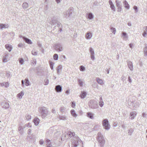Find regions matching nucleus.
Wrapping results in <instances>:
<instances>
[{
	"instance_id": "obj_1",
	"label": "nucleus",
	"mask_w": 147,
	"mask_h": 147,
	"mask_svg": "<svg viewBox=\"0 0 147 147\" xmlns=\"http://www.w3.org/2000/svg\"><path fill=\"white\" fill-rule=\"evenodd\" d=\"M68 135L70 138H73L71 140V145H69V147H76L80 144L81 140L77 135H75L74 132H69Z\"/></svg>"
},
{
	"instance_id": "obj_2",
	"label": "nucleus",
	"mask_w": 147,
	"mask_h": 147,
	"mask_svg": "<svg viewBox=\"0 0 147 147\" xmlns=\"http://www.w3.org/2000/svg\"><path fill=\"white\" fill-rule=\"evenodd\" d=\"M97 140L98 143L99 145L101 147H103L105 144V140L103 135L100 132L97 134Z\"/></svg>"
},
{
	"instance_id": "obj_3",
	"label": "nucleus",
	"mask_w": 147,
	"mask_h": 147,
	"mask_svg": "<svg viewBox=\"0 0 147 147\" xmlns=\"http://www.w3.org/2000/svg\"><path fill=\"white\" fill-rule=\"evenodd\" d=\"M88 105L89 107L92 109H97L98 107L97 102L95 100H90L89 101Z\"/></svg>"
},
{
	"instance_id": "obj_4",
	"label": "nucleus",
	"mask_w": 147,
	"mask_h": 147,
	"mask_svg": "<svg viewBox=\"0 0 147 147\" xmlns=\"http://www.w3.org/2000/svg\"><path fill=\"white\" fill-rule=\"evenodd\" d=\"M39 111L41 114L42 117L43 118L47 115L48 110L46 108L40 107L39 108Z\"/></svg>"
},
{
	"instance_id": "obj_5",
	"label": "nucleus",
	"mask_w": 147,
	"mask_h": 147,
	"mask_svg": "<svg viewBox=\"0 0 147 147\" xmlns=\"http://www.w3.org/2000/svg\"><path fill=\"white\" fill-rule=\"evenodd\" d=\"M140 104V102L139 101L134 100L132 102H129L128 105L129 106H131L134 109H135L138 108Z\"/></svg>"
},
{
	"instance_id": "obj_6",
	"label": "nucleus",
	"mask_w": 147,
	"mask_h": 147,
	"mask_svg": "<svg viewBox=\"0 0 147 147\" xmlns=\"http://www.w3.org/2000/svg\"><path fill=\"white\" fill-rule=\"evenodd\" d=\"M72 9V7H70L67 11L64 12L63 13V17L66 18H69L71 16Z\"/></svg>"
},
{
	"instance_id": "obj_7",
	"label": "nucleus",
	"mask_w": 147,
	"mask_h": 147,
	"mask_svg": "<svg viewBox=\"0 0 147 147\" xmlns=\"http://www.w3.org/2000/svg\"><path fill=\"white\" fill-rule=\"evenodd\" d=\"M102 125L104 128L106 130H109L110 128V125L109 123L108 119H105L103 120L102 122Z\"/></svg>"
},
{
	"instance_id": "obj_8",
	"label": "nucleus",
	"mask_w": 147,
	"mask_h": 147,
	"mask_svg": "<svg viewBox=\"0 0 147 147\" xmlns=\"http://www.w3.org/2000/svg\"><path fill=\"white\" fill-rule=\"evenodd\" d=\"M55 49L58 52L62 51L63 49L62 45L60 43H57L54 46Z\"/></svg>"
},
{
	"instance_id": "obj_9",
	"label": "nucleus",
	"mask_w": 147,
	"mask_h": 147,
	"mask_svg": "<svg viewBox=\"0 0 147 147\" xmlns=\"http://www.w3.org/2000/svg\"><path fill=\"white\" fill-rule=\"evenodd\" d=\"M3 108L7 109L9 107V105L8 102H2L1 103Z\"/></svg>"
},
{
	"instance_id": "obj_10",
	"label": "nucleus",
	"mask_w": 147,
	"mask_h": 147,
	"mask_svg": "<svg viewBox=\"0 0 147 147\" xmlns=\"http://www.w3.org/2000/svg\"><path fill=\"white\" fill-rule=\"evenodd\" d=\"M50 22L51 25H56L59 22L58 21V18L56 17H54L52 19L51 21Z\"/></svg>"
},
{
	"instance_id": "obj_11",
	"label": "nucleus",
	"mask_w": 147,
	"mask_h": 147,
	"mask_svg": "<svg viewBox=\"0 0 147 147\" xmlns=\"http://www.w3.org/2000/svg\"><path fill=\"white\" fill-rule=\"evenodd\" d=\"M127 65L128 68L130 69V70L132 71L133 70V65L132 63L130 61L127 60Z\"/></svg>"
},
{
	"instance_id": "obj_12",
	"label": "nucleus",
	"mask_w": 147,
	"mask_h": 147,
	"mask_svg": "<svg viewBox=\"0 0 147 147\" xmlns=\"http://www.w3.org/2000/svg\"><path fill=\"white\" fill-rule=\"evenodd\" d=\"M137 115V113L135 111H133L130 113L129 116L131 119H133L136 117Z\"/></svg>"
},
{
	"instance_id": "obj_13",
	"label": "nucleus",
	"mask_w": 147,
	"mask_h": 147,
	"mask_svg": "<svg viewBox=\"0 0 147 147\" xmlns=\"http://www.w3.org/2000/svg\"><path fill=\"white\" fill-rule=\"evenodd\" d=\"M62 87L60 85H57L55 86V90L57 92H60L62 91Z\"/></svg>"
},
{
	"instance_id": "obj_14",
	"label": "nucleus",
	"mask_w": 147,
	"mask_h": 147,
	"mask_svg": "<svg viewBox=\"0 0 147 147\" xmlns=\"http://www.w3.org/2000/svg\"><path fill=\"white\" fill-rule=\"evenodd\" d=\"M92 36V34L91 32H88L86 33V38L87 39H90Z\"/></svg>"
},
{
	"instance_id": "obj_15",
	"label": "nucleus",
	"mask_w": 147,
	"mask_h": 147,
	"mask_svg": "<svg viewBox=\"0 0 147 147\" xmlns=\"http://www.w3.org/2000/svg\"><path fill=\"white\" fill-rule=\"evenodd\" d=\"M5 48L8 50L9 52H10L12 49L11 45L9 44H6L5 45Z\"/></svg>"
},
{
	"instance_id": "obj_16",
	"label": "nucleus",
	"mask_w": 147,
	"mask_h": 147,
	"mask_svg": "<svg viewBox=\"0 0 147 147\" xmlns=\"http://www.w3.org/2000/svg\"><path fill=\"white\" fill-rule=\"evenodd\" d=\"M87 18L89 20H92L94 18V16L91 13H88L86 14Z\"/></svg>"
},
{
	"instance_id": "obj_17",
	"label": "nucleus",
	"mask_w": 147,
	"mask_h": 147,
	"mask_svg": "<svg viewBox=\"0 0 147 147\" xmlns=\"http://www.w3.org/2000/svg\"><path fill=\"white\" fill-rule=\"evenodd\" d=\"M94 114L92 113L88 112L87 113V116L91 119H94Z\"/></svg>"
},
{
	"instance_id": "obj_18",
	"label": "nucleus",
	"mask_w": 147,
	"mask_h": 147,
	"mask_svg": "<svg viewBox=\"0 0 147 147\" xmlns=\"http://www.w3.org/2000/svg\"><path fill=\"white\" fill-rule=\"evenodd\" d=\"M86 93L85 91H82L80 95V96L82 99H84L86 97Z\"/></svg>"
},
{
	"instance_id": "obj_19",
	"label": "nucleus",
	"mask_w": 147,
	"mask_h": 147,
	"mask_svg": "<svg viewBox=\"0 0 147 147\" xmlns=\"http://www.w3.org/2000/svg\"><path fill=\"white\" fill-rule=\"evenodd\" d=\"M123 3L124 7L127 9H129V5L126 1L124 0L123 2Z\"/></svg>"
},
{
	"instance_id": "obj_20",
	"label": "nucleus",
	"mask_w": 147,
	"mask_h": 147,
	"mask_svg": "<svg viewBox=\"0 0 147 147\" xmlns=\"http://www.w3.org/2000/svg\"><path fill=\"white\" fill-rule=\"evenodd\" d=\"M24 40L27 43L29 44H32V42L31 40L26 37H24Z\"/></svg>"
},
{
	"instance_id": "obj_21",
	"label": "nucleus",
	"mask_w": 147,
	"mask_h": 147,
	"mask_svg": "<svg viewBox=\"0 0 147 147\" xmlns=\"http://www.w3.org/2000/svg\"><path fill=\"white\" fill-rule=\"evenodd\" d=\"M8 25L7 24H0V29H2L3 28H8Z\"/></svg>"
},
{
	"instance_id": "obj_22",
	"label": "nucleus",
	"mask_w": 147,
	"mask_h": 147,
	"mask_svg": "<svg viewBox=\"0 0 147 147\" xmlns=\"http://www.w3.org/2000/svg\"><path fill=\"white\" fill-rule=\"evenodd\" d=\"M134 129L132 128H130L128 130V135L131 136L132 135L133 132H134Z\"/></svg>"
},
{
	"instance_id": "obj_23",
	"label": "nucleus",
	"mask_w": 147,
	"mask_h": 147,
	"mask_svg": "<svg viewBox=\"0 0 147 147\" xmlns=\"http://www.w3.org/2000/svg\"><path fill=\"white\" fill-rule=\"evenodd\" d=\"M0 85L2 86H4L5 87H7L9 86V85L7 82H4L0 83Z\"/></svg>"
},
{
	"instance_id": "obj_24",
	"label": "nucleus",
	"mask_w": 147,
	"mask_h": 147,
	"mask_svg": "<svg viewBox=\"0 0 147 147\" xmlns=\"http://www.w3.org/2000/svg\"><path fill=\"white\" fill-rule=\"evenodd\" d=\"M33 122L36 125H37L40 122V120L38 118H36L33 120Z\"/></svg>"
},
{
	"instance_id": "obj_25",
	"label": "nucleus",
	"mask_w": 147,
	"mask_h": 147,
	"mask_svg": "<svg viewBox=\"0 0 147 147\" xmlns=\"http://www.w3.org/2000/svg\"><path fill=\"white\" fill-rule=\"evenodd\" d=\"M122 37H123L124 40H126L128 38L127 33L125 32H123L122 33Z\"/></svg>"
},
{
	"instance_id": "obj_26",
	"label": "nucleus",
	"mask_w": 147,
	"mask_h": 147,
	"mask_svg": "<svg viewBox=\"0 0 147 147\" xmlns=\"http://www.w3.org/2000/svg\"><path fill=\"white\" fill-rule=\"evenodd\" d=\"M62 68V66L61 65H58L56 68L57 73L58 75L59 74L60 70Z\"/></svg>"
},
{
	"instance_id": "obj_27",
	"label": "nucleus",
	"mask_w": 147,
	"mask_h": 147,
	"mask_svg": "<svg viewBox=\"0 0 147 147\" xmlns=\"http://www.w3.org/2000/svg\"><path fill=\"white\" fill-rule=\"evenodd\" d=\"M115 2L116 3V6L117 7H121V2L118 0H116L115 1Z\"/></svg>"
},
{
	"instance_id": "obj_28",
	"label": "nucleus",
	"mask_w": 147,
	"mask_h": 147,
	"mask_svg": "<svg viewBox=\"0 0 147 147\" xmlns=\"http://www.w3.org/2000/svg\"><path fill=\"white\" fill-rule=\"evenodd\" d=\"M144 51L145 56H147V45H145V47L144 49Z\"/></svg>"
},
{
	"instance_id": "obj_29",
	"label": "nucleus",
	"mask_w": 147,
	"mask_h": 147,
	"mask_svg": "<svg viewBox=\"0 0 147 147\" xmlns=\"http://www.w3.org/2000/svg\"><path fill=\"white\" fill-rule=\"evenodd\" d=\"M36 60L35 59H33L31 61L32 65L34 66H35L36 64Z\"/></svg>"
},
{
	"instance_id": "obj_30",
	"label": "nucleus",
	"mask_w": 147,
	"mask_h": 147,
	"mask_svg": "<svg viewBox=\"0 0 147 147\" xmlns=\"http://www.w3.org/2000/svg\"><path fill=\"white\" fill-rule=\"evenodd\" d=\"M22 6L24 9H26L28 8V4L27 3H24L22 4Z\"/></svg>"
},
{
	"instance_id": "obj_31",
	"label": "nucleus",
	"mask_w": 147,
	"mask_h": 147,
	"mask_svg": "<svg viewBox=\"0 0 147 147\" xmlns=\"http://www.w3.org/2000/svg\"><path fill=\"white\" fill-rule=\"evenodd\" d=\"M24 82L25 85L26 86H28L29 85V82L27 78H26L25 79Z\"/></svg>"
},
{
	"instance_id": "obj_32",
	"label": "nucleus",
	"mask_w": 147,
	"mask_h": 147,
	"mask_svg": "<svg viewBox=\"0 0 147 147\" xmlns=\"http://www.w3.org/2000/svg\"><path fill=\"white\" fill-rule=\"evenodd\" d=\"M71 113L72 115L74 117H76L77 116V115L75 111L74 110H71Z\"/></svg>"
},
{
	"instance_id": "obj_33",
	"label": "nucleus",
	"mask_w": 147,
	"mask_h": 147,
	"mask_svg": "<svg viewBox=\"0 0 147 147\" xmlns=\"http://www.w3.org/2000/svg\"><path fill=\"white\" fill-rule=\"evenodd\" d=\"M59 118L60 120H67V117L65 116H59Z\"/></svg>"
},
{
	"instance_id": "obj_34",
	"label": "nucleus",
	"mask_w": 147,
	"mask_h": 147,
	"mask_svg": "<svg viewBox=\"0 0 147 147\" xmlns=\"http://www.w3.org/2000/svg\"><path fill=\"white\" fill-rule=\"evenodd\" d=\"M24 94V93L23 92L21 91L18 94L17 97L19 98H21Z\"/></svg>"
},
{
	"instance_id": "obj_35",
	"label": "nucleus",
	"mask_w": 147,
	"mask_h": 147,
	"mask_svg": "<svg viewBox=\"0 0 147 147\" xmlns=\"http://www.w3.org/2000/svg\"><path fill=\"white\" fill-rule=\"evenodd\" d=\"M96 81L97 82L100 84H103V81L99 78H97V79Z\"/></svg>"
},
{
	"instance_id": "obj_36",
	"label": "nucleus",
	"mask_w": 147,
	"mask_h": 147,
	"mask_svg": "<svg viewBox=\"0 0 147 147\" xmlns=\"http://www.w3.org/2000/svg\"><path fill=\"white\" fill-rule=\"evenodd\" d=\"M66 110V108L65 107H62L60 108V111L61 112L63 113Z\"/></svg>"
},
{
	"instance_id": "obj_37",
	"label": "nucleus",
	"mask_w": 147,
	"mask_h": 147,
	"mask_svg": "<svg viewBox=\"0 0 147 147\" xmlns=\"http://www.w3.org/2000/svg\"><path fill=\"white\" fill-rule=\"evenodd\" d=\"M49 62L51 69L52 70H53V66L54 63H53V62H52L50 61H49Z\"/></svg>"
},
{
	"instance_id": "obj_38",
	"label": "nucleus",
	"mask_w": 147,
	"mask_h": 147,
	"mask_svg": "<svg viewBox=\"0 0 147 147\" xmlns=\"http://www.w3.org/2000/svg\"><path fill=\"white\" fill-rule=\"evenodd\" d=\"M31 119V116L29 114H26L25 116V119L26 120H29Z\"/></svg>"
},
{
	"instance_id": "obj_39",
	"label": "nucleus",
	"mask_w": 147,
	"mask_h": 147,
	"mask_svg": "<svg viewBox=\"0 0 147 147\" xmlns=\"http://www.w3.org/2000/svg\"><path fill=\"white\" fill-rule=\"evenodd\" d=\"M32 54L34 55H36L37 54V52L35 49H33L32 51Z\"/></svg>"
},
{
	"instance_id": "obj_40",
	"label": "nucleus",
	"mask_w": 147,
	"mask_h": 147,
	"mask_svg": "<svg viewBox=\"0 0 147 147\" xmlns=\"http://www.w3.org/2000/svg\"><path fill=\"white\" fill-rule=\"evenodd\" d=\"M111 31L112 32V33L115 34L116 32V29L115 28L113 27H111L110 28Z\"/></svg>"
},
{
	"instance_id": "obj_41",
	"label": "nucleus",
	"mask_w": 147,
	"mask_h": 147,
	"mask_svg": "<svg viewBox=\"0 0 147 147\" xmlns=\"http://www.w3.org/2000/svg\"><path fill=\"white\" fill-rule=\"evenodd\" d=\"M54 59L55 60H57L58 59V55L57 54H55L53 56Z\"/></svg>"
},
{
	"instance_id": "obj_42",
	"label": "nucleus",
	"mask_w": 147,
	"mask_h": 147,
	"mask_svg": "<svg viewBox=\"0 0 147 147\" xmlns=\"http://www.w3.org/2000/svg\"><path fill=\"white\" fill-rule=\"evenodd\" d=\"M78 82L80 86H82L83 84V82L80 79H78Z\"/></svg>"
},
{
	"instance_id": "obj_43",
	"label": "nucleus",
	"mask_w": 147,
	"mask_h": 147,
	"mask_svg": "<svg viewBox=\"0 0 147 147\" xmlns=\"http://www.w3.org/2000/svg\"><path fill=\"white\" fill-rule=\"evenodd\" d=\"M89 51L91 55L94 54V51L92 48L90 47L89 48Z\"/></svg>"
},
{
	"instance_id": "obj_44",
	"label": "nucleus",
	"mask_w": 147,
	"mask_h": 147,
	"mask_svg": "<svg viewBox=\"0 0 147 147\" xmlns=\"http://www.w3.org/2000/svg\"><path fill=\"white\" fill-rule=\"evenodd\" d=\"M110 7L111 8L112 10L113 11H115V9L114 4H113L112 5L110 6Z\"/></svg>"
},
{
	"instance_id": "obj_45",
	"label": "nucleus",
	"mask_w": 147,
	"mask_h": 147,
	"mask_svg": "<svg viewBox=\"0 0 147 147\" xmlns=\"http://www.w3.org/2000/svg\"><path fill=\"white\" fill-rule=\"evenodd\" d=\"M44 82L45 83L44 84V85H47L49 83V80L47 79H46L44 80Z\"/></svg>"
},
{
	"instance_id": "obj_46",
	"label": "nucleus",
	"mask_w": 147,
	"mask_h": 147,
	"mask_svg": "<svg viewBox=\"0 0 147 147\" xmlns=\"http://www.w3.org/2000/svg\"><path fill=\"white\" fill-rule=\"evenodd\" d=\"M19 62L21 65L23 64L24 60L22 58H20L19 59Z\"/></svg>"
},
{
	"instance_id": "obj_47",
	"label": "nucleus",
	"mask_w": 147,
	"mask_h": 147,
	"mask_svg": "<svg viewBox=\"0 0 147 147\" xmlns=\"http://www.w3.org/2000/svg\"><path fill=\"white\" fill-rule=\"evenodd\" d=\"M18 130L19 131H20V134H22V129H23V128H22V126H19V127H18Z\"/></svg>"
},
{
	"instance_id": "obj_48",
	"label": "nucleus",
	"mask_w": 147,
	"mask_h": 147,
	"mask_svg": "<svg viewBox=\"0 0 147 147\" xmlns=\"http://www.w3.org/2000/svg\"><path fill=\"white\" fill-rule=\"evenodd\" d=\"M126 79V77L124 75H123L121 77V80L124 82V81Z\"/></svg>"
},
{
	"instance_id": "obj_49",
	"label": "nucleus",
	"mask_w": 147,
	"mask_h": 147,
	"mask_svg": "<svg viewBox=\"0 0 147 147\" xmlns=\"http://www.w3.org/2000/svg\"><path fill=\"white\" fill-rule=\"evenodd\" d=\"M56 24H57V26L59 28L62 27V26L60 22H59Z\"/></svg>"
},
{
	"instance_id": "obj_50",
	"label": "nucleus",
	"mask_w": 147,
	"mask_h": 147,
	"mask_svg": "<svg viewBox=\"0 0 147 147\" xmlns=\"http://www.w3.org/2000/svg\"><path fill=\"white\" fill-rule=\"evenodd\" d=\"M85 69L84 67L83 66H81L80 67V70L81 71H83Z\"/></svg>"
},
{
	"instance_id": "obj_51",
	"label": "nucleus",
	"mask_w": 147,
	"mask_h": 147,
	"mask_svg": "<svg viewBox=\"0 0 147 147\" xmlns=\"http://www.w3.org/2000/svg\"><path fill=\"white\" fill-rule=\"evenodd\" d=\"M127 124H123L121 126H122V128L123 129H125V128L127 127Z\"/></svg>"
},
{
	"instance_id": "obj_52",
	"label": "nucleus",
	"mask_w": 147,
	"mask_h": 147,
	"mask_svg": "<svg viewBox=\"0 0 147 147\" xmlns=\"http://www.w3.org/2000/svg\"><path fill=\"white\" fill-rule=\"evenodd\" d=\"M99 105L100 107H102L104 105L103 101L99 102Z\"/></svg>"
},
{
	"instance_id": "obj_53",
	"label": "nucleus",
	"mask_w": 147,
	"mask_h": 147,
	"mask_svg": "<svg viewBox=\"0 0 147 147\" xmlns=\"http://www.w3.org/2000/svg\"><path fill=\"white\" fill-rule=\"evenodd\" d=\"M133 8H134V9L136 11V12H137L138 11V7L136 6H134Z\"/></svg>"
},
{
	"instance_id": "obj_54",
	"label": "nucleus",
	"mask_w": 147,
	"mask_h": 147,
	"mask_svg": "<svg viewBox=\"0 0 147 147\" xmlns=\"http://www.w3.org/2000/svg\"><path fill=\"white\" fill-rule=\"evenodd\" d=\"M71 107L74 108L75 107V105H76V103H75V102H71Z\"/></svg>"
},
{
	"instance_id": "obj_55",
	"label": "nucleus",
	"mask_w": 147,
	"mask_h": 147,
	"mask_svg": "<svg viewBox=\"0 0 147 147\" xmlns=\"http://www.w3.org/2000/svg\"><path fill=\"white\" fill-rule=\"evenodd\" d=\"M30 123H28L26 124L25 125V127H30L31 126L30 125Z\"/></svg>"
},
{
	"instance_id": "obj_56",
	"label": "nucleus",
	"mask_w": 147,
	"mask_h": 147,
	"mask_svg": "<svg viewBox=\"0 0 147 147\" xmlns=\"http://www.w3.org/2000/svg\"><path fill=\"white\" fill-rule=\"evenodd\" d=\"M91 58L93 60H94L95 59V57L94 56V54H91Z\"/></svg>"
},
{
	"instance_id": "obj_57",
	"label": "nucleus",
	"mask_w": 147,
	"mask_h": 147,
	"mask_svg": "<svg viewBox=\"0 0 147 147\" xmlns=\"http://www.w3.org/2000/svg\"><path fill=\"white\" fill-rule=\"evenodd\" d=\"M118 8L117 9V11L118 12H120L121 10V7H117Z\"/></svg>"
},
{
	"instance_id": "obj_58",
	"label": "nucleus",
	"mask_w": 147,
	"mask_h": 147,
	"mask_svg": "<svg viewBox=\"0 0 147 147\" xmlns=\"http://www.w3.org/2000/svg\"><path fill=\"white\" fill-rule=\"evenodd\" d=\"M128 78V80L129 82L130 83H131L132 82V80H131V78L129 76Z\"/></svg>"
},
{
	"instance_id": "obj_59",
	"label": "nucleus",
	"mask_w": 147,
	"mask_h": 147,
	"mask_svg": "<svg viewBox=\"0 0 147 147\" xmlns=\"http://www.w3.org/2000/svg\"><path fill=\"white\" fill-rule=\"evenodd\" d=\"M7 58H5L4 57H3V61L4 62H6L7 61Z\"/></svg>"
},
{
	"instance_id": "obj_60",
	"label": "nucleus",
	"mask_w": 147,
	"mask_h": 147,
	"mask_svg": "<svg viewBox=\"0 0 147 147\" xmlns=\"http://www.w3.org/2000/svg\"><path fill=\"white\" fill-rule=\"evenodd\" d=\"M39 143L40 145H42L44 143V141L42 140H41L39 141Z\"/></svg>"
},
{
	"instance_id": "obj_61",
	"label": "nucleus",
	"mask_w": 147,
	"mask_h": 147,
	"mask_svg": "<svg viewBox=\"0 0 147 147\" xmlns=\"http://www.w3.org/2000/svg\"><path fill=\"white\" fill-rule=\"evenodd\" d=\"M109 5H110V6H111L113 4L111 0H109Z\"/></svg>"
},
{
	"instance_id": "obj_62",
	"label": "nucleus",
	"mask_w": 147,
	"mask_h": 147,
	"mask_svg": "<svg viewBox=\"0 0 147 147\" xmlns=\"http://www.w3.org/2000/svg\"><path fill=\"white\" fill-rule=\"evenodd\" d=\"M147 34V33L146 32V31H144L143 33L142 34V35L144 36L145 37L146 35Z\"/></svg>"
},
{
	"instance_id": "obj_63",
	"label": "nucleus",
	"mask_w": 147,
	"mask_h": 147,
	"mask_svg": "<svg viewBox=\"0 0 147 147\" xmlns=\"http://www.w3.org/2000/svg\"><path fill=\"white\" fill-rule=\"evenodd\" d=\"M6 76L7 77H9L10 76V73H9V72L7 73Z\"/></svg>"
},
{
	"instance_id": "obj_64",
	"label": "nucleus",
	"mask_w": 147,
	"mask_h": 147,
	"mask_svg": "<svg viewBox=\"0 0 147 147\" xmlns=\"http://www.w3.org/2000/svg\"><path fill=\"white\" fill-rule=\"evenodd\" d=\"M31 130L30 129H29L28 130V134H30L31 132Z\"/></svg>"
}]
</instances>
